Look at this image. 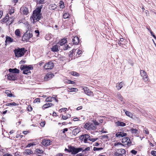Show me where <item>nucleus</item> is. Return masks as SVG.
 Returning <instances> with one entry per match:
<instances>
[{
	"label": "nucleus",
	"mask_w": 156,
	"mask_h": 156,
	"mask_svg": "<svg viewBox=\"0 0 156 156\" xmlns=\"http://www.w3.org/2000/svg\"><path fill=\"white\" fill-rule=\"evenodd\" d=\"M7 42L10 43L12 42L13 41V39L10 37L7 36L6 37V40Z\"/></svg>",
	"instance_id": "29"
},
{
	"label": "nucleus",
	"mask_w": 156,
	"mask_h": 156,
	"mask_svg": "<svg viewBox=\"0 0 156 156\" xmlns=\"http://www.w3.org/2000/svg\"><path fill=\"white\" fill-rule=\"evenodd\" d=\"M40 99L39 98H36L34 101V102H40Z\"/></svg>",
	"instance_id": "56"
},
{
	"label": "nucleus",
	"mask_w": 156,
	"mask_h": 156,
	"mask_svg": "<svg viewBox=\"0 0 156 156\" xmlns=\"http://www.w3.org/2000/svg\"><path fill=\"white\" fill-rule=\"evenodd\" d=\"M123 84V82H121L120 83L118 84H117L116 85V87L117 88V89L118 90L120 89L122 87V85Z\"/></svg>",
	"instance_id": "27"
},
{
	"label": "nucleus",
	"mask_w": 156,
	"mask_h": 156,
	"mask_svg": "<svg viewBox=\"0 0 156 156\" xmlns=\"http://www.w3.org/2000/svg\"><path fill=\"white\" fill-rule=\"evenodd\" d=\"M83 90L85 93L88 95L90 96L91 95L93 94L92 92L89 89H88V88L86 87H83Z\"/></svg>",
	"instance_id": "17"
},
{
	"label": "nucleus",
	"mask_w": 156,
	"mask_h": 156,
	"mask_svg": "<svg viewBox=\"0 0 156 156\" xmlns=\"http://www.w3.org/2000/svg\"><path fill=\"white\" fill-rule=\"evenodd\" d=\"M144 130L146 134H148L149 133V131L146 128H144Z\"/></svg>",
	"instance_id": "50"
},
{
	"label": "nucleus",
	"mask_w": 156,
	"mask_h": 156,
	"mask_svg": "<svg viewBox=\"0 0 156 156\" xmlns=\"http://www.w3.org/2000/svg\"><path fill=\"white\" fill-rule=\"evenodd\" d=\"M27 152L29 154L32 153V151L30 150H28Z\"/></svg>",
	"instance_id": "62"
},
{
	"label": "nucleus",
	"mask_w": 156,
	"mask_h": 156,
	"mask_svg": "<svg viewBox=\"0 0 156 156\" xmlns=\"http://www.w3.org/2000/svg\"><path fill=\"white\" fill-rule=\"evenodd\" d=\"M33 36L32 34L28 33L27 32L25 33L22 37V40L23 41H27L30 39Z\"/></svg>",
	"instance_id": "7"
},
{
	"label": "nucleus",
	"mask_w": 156,
	"mask_h": 156,
	"mask_svg": "<svg viewBox=\"0 0 156 156\" xmlns=\"http://www.w3.org/2000/svg\"><path fill=\"white\" fill-rule=\"evenodd\" d=\"M41 143L43 146L47 147L52 144V141L50 140L44 139L42 140Z\"/></svg>",
	"instance_id": "12"
},
{
	"label": "nucleus",
	"mask_w": 156,
	"mask_h": 156,
	"mask_svg": "<svg viewBox=\"0 0 156 156\" xmlns=\"http://www.w3.org/2000/svg\"><path fill=\"white\" fill-rule=\"evenodd\" d=\"M116 125L117 126H120L123 127L126 125L125 123L120 121H118L116 122Z\"/></svg>",
	"instance_id": "22"
},
{
	"label": "nucleus",
	"mask_w": 156,
	"mask_h": 156,
	"mask_svg": "<svg viewBox=\"0 0 156 156\" xmlns=\"http://www.w3.org/2000/svg\"><path fill=\"white\" fill-rule=\"evenodd\" d=\"M69 118V116H66V115L64 116L62 115V118L63 120H66L68 119Z\"/></svg>",
	"instance_id": "48"
},
{
	"label": "nucleus",
	"mask_w": 156,
	"mask_h": 156,
	"mask_svg": "<svg viewBox=\"0 0 156 156\" xmlns=\"http://www.w3.org/2000/svg\"><path fill=\"white\" fill-rule=\"evenodd\" d=\"M5 105L7 106H16V105H18L19 104H17L15 102H12V103H6Z\"/></svg>",
	"instance_id": "28"
},
{
	"label": "nucleus",
	"mask_w": 156,
	"mask_h": 156,
	"mask_svg": "<svg viewBox=\"0 0 156 156\" xmlns=\"http://www.w3.org/2000/svg\"><path fill=\"white\" fill-rule=\"evenodd\" d=\"M140 73L144 81L145 82L147 81L149 78L147 73L144 70H140Z\"/></svg>",
	"instance_id": "9"
},
{
	"label": "nucleus",
	"mask_w": 156,
	"mask_h": 156,
	"mask_svg": "<svg viewBox=\"0 0 156 156\" xmlns=\"http://www.w3.org/2000/svg\"><path fill=\"white\" fill-rule=\"evenodd\" d=\"M90 137V136L89 135L87 134H85L80 136V139L82 141H83L85 143H87V140H89Z\"/></svg>",
	"instance_id": "10"
},
{
	"label": "nucleus",
	"mask_w": 156,
	"mask_h": 156,
	"mask_svg": "<svg viewBox=\"0 0 156 156\" xmlns=\"http://www.w3.org/2000/svg\"><path fill=\"white\" fill-rule=\"evenodd\" d=\"M90 148L89 147H87L86 148H85V149L83 151V152L84 151H90Z\"/></svg>",
	"instance_id": "58"
},
{
	"label": "nucleus",
	"mask_w": 156,
	"mask_h": 156,
	"mask_svg": "<svg viewBox=\"0 0 156 156\" xmlns=\"http://www.w3.org/2000/svg\"><path fill=\"white\" fill-rule=\"evenodd\" d=\"M80 131V128H77L73 130L72 133L73 135L76 136Z\"/></svg>",
	"instance_id": "21"
},
{
	"label": "nucleus",
	"mask_w": 156,
	"mask_h": 156,
	"mask_svg": "<svg viewBox=\"0 0 156 156\" xmlns=\"http://www.w3.org/2000/svg\"><path fill=\"white\" fill-rule=\"evenodd\" d=\"M69 89L70 90L69 91V92H76L78 90L77 88H69Z\"/></svg>",
	"instance_id": "35"
},
{
	"label": "nucleus",
	"mask_w": 156,
	"mask_h": 156,
	"mask_svg": "<svg viewBox=\"0 0 156 156\" xmlns=\"http://www.w3.org/2000/svg\"><path fill=\"white\" fill-rule=\"evenodd\" d=\"M130 132L134 135H136L138 134V130L136 129L132 128L130 129Z\"/></svg>",
	"instance_id": "26"
},
{
	"label": "nucleus",
	"mask_w": 156,
	"mask_h": 156,
	"mask_svg": "<svg viewBox=\"0 0 156 156\" xmlns=\"http://www.w3.org/2000/svg\"><path fill=\"white\" fill-rule=\"evenodd\" d=\"M76 51V49H73L71 51L69 52V56L70 57H72L73 55V54Z\"/></svg>",
	"instance_id": "39"
},
{
	"label": "nucleus",
	"mask_w": 156,
	"mask_h": 156,
	"mask_svg": "<svg viewBox=\"0 0 156 156\" xmlns=\"http://www.w3.org/2000/svg\"><path fill=\"white\" fill-rule=\"evenodd\" d=\"M54 66L53 63L52 62H49L45 64L44 67L46 70L51 69L53 68Z\"/></svg>",
	"instance_id": "11"
},
{
	"label": "nucleus",
	"mask_w": 156,
	"mask_h": 156,
	"mask_svg": "<svg viewBox=\"0 0 156 156\" xmlns=\"http://www.w3.org/2000/svg\"><path fill=\"white\" fill-rule=\"evenodd\" d=\"M5 93L8 96L11 97L12 96V94L11 93V91L9 90H6Z\"/></svg>",
	"instance_id": "31"
},
{
	"label": "nucleus",
	"mask_w": 156,
	"mask_h": 156,
	"mask_svg": "<svg viewBox=\"0 0 156 156\" xmlns=\"http://www.w3.org/2000/svg\"><path fill=\"white\" fill-rule=\"evenodd\" d=\"M79 118L76 117L73 118V120L74 121H77L79 120Z\"/></svg>",
	"instance_id": "59"
},
{
	"label": "nucleus",
	"mask_w": 156,
	"mask_h": 156,
	"mask_svg": "<svg viewBox=\"0 0 156 156\" xmlns=\"http://www.w3.org/2000/svg\"><path fill=\"white\" fill-rule=\"evenodd\" d=\"M45 124V122L44 121L41 122L40 125L42 127L44 126Z\"/></svg>",
	"instance_id": "57"
},
{
	"label": "nucleus",
	"mask_w": 156,
	"mask_h": 156,
	"mask_svg": "<svg viewBox=\"0 0 156 156\" xmlns=\"http://www.w3.org/2000/svg\"><path fill=\"white\" fill-rule=\"evenodd\" d=\"M72 41L73 44L77 45L80 42L79 39L77 36H73L72 37Z\"/></svg>",
	"instance_id": "14"
},
{
	"label": "nucleus",
	"mask_w": 156,
	"mask_h": 156,
	"mask_svg": "<svg viewBox=\"0 0 156 156\" xmlns=\"http://www.w3.org/2000/svg\"><path fill=\"white\" fill-rule=\"evenodd\" d=\"M151 154L153 156H156V151H151Z\"/></svg>",
	"instance_id": "47"
},
{
	"label": "nucleus",
	"mask_w": 156,
	"mask_h": 156,
	"mask_svg": "<svg viewBox=\"0 0 156 156\" xmlns=\"http://www.w3.org/2000/svg\"><path fill=\"white\" fill-rule=\"evenodd\" d=\"M92 122L93 123V124L96 126H97L99 125V123L96 120H93Z\"/></svg>",
	"instance_id": "42"
},
{
	"label": "nucleus",
	"mask_w": 156,
	"mask_h": 156,
	"mask_svg": "<svg viewBox=\"0 0 156 156\" xmlns=\"http://www.w3.org/2000/svg\"><path fill=\"white\" fill-rule=\"evenodd\" d=\"M52 105H53L51 103L47 102L44 105L42 108L43 109H45V108L51 106Z\"/></svg>",
	"instance_id": "23"
},
{
	"label": "nucleus",
	"mask_w": 156,
	"mask_h": 156,
	"mask_svg": "<svg viewBox=\"0 0 156 156\" xmlns=\"http://www.w3.org/2000/svg\"><path fill=\"white\" fill-rule=\"evenodd\" d=\"M36 152H37L38 154H41L43 153V151L40 149H36Z\"/></svg>",
	"instance_id": "41"
},
{
	"label": "nucleus",
	"mask_w": 156,
	"mask_h": 156,
	"mask_svg": "<svg viewBox=\"0 0 156 156\" xmlns=\"http://www.w3.org/2000/svg\"><path fill=\"white\" fill-rule=\"evenodd\" d=\"M52 35L51 34H47L45 36V39L47 40H49L51 37Z\"/></svg>",
	"instance_id": "32"
},
{
	"label": "nucleus",
	"mask_w": 156,
	"mask_h": 156,
	"mask_svg": "<svg viewBox=\"0 0 156 156\" xmlns=\"http://www.w3.org/2000/svg\"><path fill=\"white\" fill-rule=\"evenodd\" d=\"M1 21L2 22L5 23L8 21V19L6 17L4 18L1 20Z\"/></svg>",
	"instance_id": "44"
},
{
	"label": "nucleus",
	"mask_w": 156,
	"mask_h": 156,
	"mask_svg": "<svg viewBox=\"0 0 156 156\" xmlns=\"http://www.w3.org/2000/svg\"><path fill=\"white\" fill-rule=\"evenodd\" d=\"M124 111L125 112V113L127 116L130 117H132L133 115L132 113L129 111H126L125 109L124 110Z\"/></svg>",
	"instance_id": "30"
},
{
	"label": "nucleus",
	"mask_w": 156,
	"mask_h": 156,
	"mask_svg": "<svg viewBox=\"0 0 156 156\" xmlns=\"http://www.w3.org/2000/svg\"><path fill=\"white\" fill-rule=\"evenodd\" d=\"M68 148H70V152L73 154H75L82 150V148H75L71 146H69Z\"/></svg>",
	"instance_id": "4"
},
{
	"label": "nucleus",
	"mask_w": 156,
	"mask_h": 156,
	"mask_svg": "<svg viewBox=\"0 0 156 156\" xmlns=\"http://www.w3.org/2000/svg\"><path fill=\"white\" fill-rule=\"evenodd\" d=\"M127 134L126 133H124L123 132H119L115 134V136L116 137L120 138L121 137H123L126 136Z\"/></svg>",
	"instance_id": "15"
},
{
	"label": "nucleus",
	"mask_w": 156,
	"mask_h": 156,
	"mask_svg": "<svg viewBox=\"0 0 156 156\" xmlns=\"http://www.w3.org/2000/svg\"><path fill=\"white\" fill-rule=\"evenodd\" d=\"M7 78L9 80H16L17 79L16 75L15 74L10 73L7 75Z\"/></svg>",
	"instance_id": "13"
},
{
	"label": "nucleus",
	"mask_w": 156,
	"mask_h": 156,
	"mask_svg": "<svg viewBox=\"0 0 156 156\" xmlns=\"http://www.w3.org/2000/svg\"><path fill=\"white\" fill-rule=\"evenodd\" d=\"M34 145H35V144L33 143H29L27 145V147H30L31 146H33Z\"/></svg>",
	"instance_id": "54"
},
{
	"label": "nucleus",
	"mask_w": 156,
	"mask_h": 156,
	"mask_svg": "<svg viewBox=\"0 0 156 156\" xmlns=\"http://www.w3.org/2000/svg\"><path fill=\"white\" fill-rule=\"evenodd\" d=\"M122 143H126L125 144H126L128 145H130V144L131 143L130 139L128 137L123 138L122 140Z\"/></svg>",
	"instance_id": "16"
},
{
	"label": "nucleus",
	"mask_w": 156,
	"mask_h": 156,
	"mask_svg": "<svg viewBox=\"0 0 156 156\" xmlns=\"http://www.w3.org/2000/svg\"><path fill=\"white\" fill-rule=\"evenodd\" d=\"M29 7L30 6L29 5L23 6L20 8V10L23 14L27 15L29 13Z\"/></svg>",
	"instance_id": "8"
},
{
	"label": "nucleus",
	"mask_w": 156,
	"mask_h": 156,
	"mask_svg": "<svg viewBox=\"0 0 156 156\" xmlns=\"http://www.w3.org/2000/svg\"><path fill=\"white\" fill-rule=\"evenodd\" d=\"M15 56L16 57L19 58L23 56L27 51L24 48H18L14 50Z\"/></svg>",
	"instance_id": "3"
},
{
	"label": "nucleus",
	"mask_w": 156,
	"mask_h": 156,
	"mask_svg": "<svg viewBox=\"0 0 156 156\" xmlns=\"http://www.w3.org/2000/svg\"><path fill=\"white\" fill-rule=\"evenodd\" d=\"M52 98L51 97H49L47 98L46 101H51Z\"/></svg>",
	"instance_id": "52"
},
{
	"label": "nucleus",
	"mask_w": 156,
	"mask_h": 156,
	"mask_svg": "<svg viewBox=\"0 0 156 156\" xmlns=\"http://www.w3.org/2000/svg\"><path fill=\"white\" fill-rule=\"evenodd\" d=\"M122 144L121 143L118 142L117 143H115L114 144V146H116L119 145H122Z\"/></svg>",
	"instance_id": "55"
},
{
	"label": "nucleus",
	"mask_w": 156,
	"mask_h": 156,
	"mask_svg": "<svg viewBox=\"0 0 156 156\" xmlns=\"http://www.w3.org/2000/svg\"><path fill=\"white\" fill-rule=\"evenodd\" d=\"M67 109V108H62L61 109H60V110L61 111V112H62V111H66Z\"/></svg>",
	"instance_id": "53"
},
{
	"label": "nucleus",
	"mask_w": 156,
	"mask_h": 156,
	"mask_svg": "<svg viewBox=\"0 0 156 156\" xmlns=\"http://www.w3.org/2000/svg\"><path fill=\"white\" fill-rule=\"evenodd\" d=\"M98 139V138H90V137L89 139V140L90 141H92L93 142H94L95 141L97 140Z\"/></svg>",
	"instance_id": "45"
},
{
	"label": "nucleus",
	"mask_w": 156,
	"mask_h": 156,
	"mask_svg": "<svg viewBox=\"0 0 156 156\" xmlns=\"http://www.w3.org/2000/svg\"><path fill=\"white\" fill-rule=\"evenodd\" d=\"M75 156H83V154L82 153H80L76 154Z\"/></svg>",
	"instance_id": "63"
},
{
	"label": "nucleus",
	"mask_w": 156,
	"mask_h": 156,
	"mask_svg": "<svg viewBox=\"0 0 156 156\" xmlns=\"http://www.w3.org/2000/svg\"><path fill=\"white\" fill-rule=\"evenodd\" d=\"M15 34L17 37L19 38L21 37L20 32L19 29L16 30L15 32Z\"/></svg>",
	"instance_id": "25"
},
{
	"label": "nucleus",
	"mask_w": 156,
	"mask_h": 156,
	"mask_svg": "<svg viewBox=\"0 0 156 156\" xmlns=\"http://www.w3.org/2000/svg\"><path fill=\"white\" fill-rule=\"evenodd\" d=\"M137 152L136 151L134 150H133L131 151V153L134 155L136 154Z\"/></svg>",
	"instance_id": "49"
},
{
	"label": "nucleus",
	"mask_w": 156,
	"mask_h": 156,
	"mask_svg": "<svg viewBox=\"0 0 156 156\" xmlns=\"http://www.w3.org/2000/svg\"><path fill=\"white\" fill-rule=\"evenodd\" d=\"M70 73L73 76H79V74L75 72L72 71L70 72Z\"/></svg>",
	"instance_id": "34"
},
{
	"label": "nucleus",
	"mask_w": 156,
	"mask_h": 156,
	"mask_svg": "<svg viewBox=\"0 0 156 156\" xmlns=\"http://www.w3.org/2000/svg\"><path fill=\"white\" fill-rule=\"evenodd\" d=\"M60 47L57 44L53 45L51 48V50L53 52H57L59 51Z\"/></svg>",
	"instance_id": "19"
},
{
	"label": "nucleus",
	"mask_w": 156,
	"mask_h": 156,
	"mask_svg": "<svg viewBox=\"0 0 156 156\" xmlns=\"http://www.w3.org/2000/svg\"><path fill=\"white\" fill-rule=\"evenodd\" d=\"M54 76V75L53 73H48L46 74L44 77L45 80H48L51 79Z\"/></svg>",
	"instance_id": "18"
},
{
	"label": "nucleus",
	"mask_w": 156,
	"mask_h": 156,
	"mask_svg": "<svg viewBox=\"0 0 156 156\" xmlns=\"http://www.w3.org/2000/svg\"><path fill=\"white\" fill-rule=\"evenodd\" d=\"M68 130V129L67 128H65L63 129V131H62V133H65Z\"/></svg>",
	"instance_id": "60"
},
{
	"label": "nucleus",
	"mask_w": 156,
	"mask_h": 156,
	"mask_svg": "<svg viewBox=\"0 0 156 156\" xmlns=\"http://www.w3.org/2000/svg\"><path fill=\"white\" fill-rule=\"evenodd\" d=\"M103 149L102 147H94L93 148V150L94 151H99L102 150Z\"/></svg>",
	"instance_id": "40"
},
{
	"label": "nucleus",
	"mask_w": 156,
	"mask_h": 156,
	"mask_svg": "<svg viewBox=\"0 0 156 156\" xmlns=\"http://www.w3.org/2000/svg\"><path fill=\"white\" fill-rule=\"evenodd\" d=\"M20 69L21 70H23V74L29 75L31 74L30 70L33 69V66L31 65H22L20 67Z\"/></svg>",
	"instance_id": "2"
},
{
	"label": "nucleus",
	"mask_w": 156,
	"mask_h": 156,
	"mask_svg": "<svg viewBox=\"0 0 156 156\" xmlns=\"http://www.w3.org/2000/svg\"><path fill=\"white\" fill-rule=\"evenodd\" d=\"M34 32L35 33L37 34V36L38 37L39 35V34H40L39 31L38 30H36Z\"/></svg>",
	"instance_id": "51"
},
{
	"label": "nucleus",
	"mask_w": 156,
	"mask_h": 156,
	"mask_svg": "<svg viewBox=\"0 0 156 156\" xmlns=\"http://www.w3.org/2000/svg\"><path fill=\"white\" fill-rule=\"evenodd\" d=\"M9 72L10 73H13V74H15V73H19V72H20V70L17 69L16 68H14V69H9Z\"/></svg>",
	"instance_id": "20"
},
{
	"label": "nucleus",
	"mask_w": 156,
	"mask_h": 156,
	"mask_svg": "<svg viewBox=\"0 0 156 156\" xmlns=\"http://www.w3.org/2000/svg\"><path fill=\"white\" fill-rule=\"evenodd\" d=\"M42 8L41 7H37L34 11L32 16L30 18V20L32 21V20H33L34 23V22L38 21L42 18L41 13Z\"/></svg>",
	"instance_id": "1"
},
{
	"label": "nucleus",
	"mask_w": 156,
	"mask_h": 156,
	"mask_svg": "<svg viewBox=\"0 0 156 156\" xmlns=\"http://www.w3.org/2000/svg\"><path fill=\"white\" fill-rule=\"evenodd\" d=\"M85 128L88 130H95L97 128L96 126L93 123L88 122L86 123L84 125Z\"/></svg>",
	"instance_id": "6"
},
{
	"label": "nucleus",
	"mask_w": 156,
	"mask_h": 156,
	"mask_svg": "<svg viewBox=\"0 0 156 156\" xmlns=\"http://www.w3.org/2000/svg\"><path fill=\"white\" fill-rule=\"evenodd\" d=\"M70 15L69 13H65L63 15V17L64 19H67L69 18Z\"/></svg>",
	"instance_id": "38"
},
{
	"label": "nucleus",
	"mask_w": 156,
	"mask_h": 156,
	"mask_svg": "<svg viewBox=\"0 0 156 156\" xmlns=\"http://www.w3.org/2000/svg\"><path fill=\"white\" fill-rule=\"evenodd\" d=\"M37 4H42L45 2V0H37Z\"/></svg>",
	"instance_id": "37"
},
{
	"label": "nucleus",
	"mask_w": 156,
	"mask_h": 156,
	"mask_svg": "<svg viewBox=\"0 0 156 156\" xmlns=\"http://www.w3.org/2000/svg\"><path fill=\"white\" fill-rule=\"evenodd\" d=\"M3 156H12V155L10 154H4Z\"/></svg>",
	"instance_id": "64"
},
{
	"label": "nucleus",
	"mask_w": 156,
	"mask_h": 156,
	"mask_svg": "<svg viewBox=\"0 0 156 156\" xmlns=\"http://www.w3.org/2000/svg\"><path fill=\"white\" fill-rule=\"evenodd\" d=\"M27 109L28 111L29 112H31L32 110V108L30 105H29L28 106Z\"/></svg>",
	"instance_id": "46"
},
{
	"label": "nucleus",
	"mask_w": 156,
	"mask_h": 156,
	"mask_svg": "<svg viewBox=\"0 0 156 156\" xmlns=\"http://www.w3.org/2000/svg\"><path fill=\"white\" fill-rule=\"evenodd\" d=\"M67 42L66 39L65 38L62 39L59 42V44L60 46H62Z\"/></svg>",
	"instance_id": "24"
},
{
	"label": "nucleus",
	"mask_w": 156,
	"mask_h": 156,
	"mask_svg": "<svg viewBox=\"0 0 156 156\" xmlns=\"http://www.w3.org/2000/svg\"><path fill=\"white\" fill-rule=\"evenodd\" d=\"M126 153V151L123 149L117 150L115 151L114 154L115 156H124Z\"/></svg>",
	"instance_id": "5"
},
{
	"label": "nucleus",
	"mask_w": 156,
	"mask_h": 156,
	"mask_svg": "<svg viewBox=\"0 0 156 156\" xmlns=\"http://www.w3.org/2000/svg\"><path fill=\"white\" fill-rule=\"evenodd\" d=\"M117 43L119 45L122 46V47H123L122 46V45L123 44H121L120 42V41H118V42H117Z\"/></svg>",
	"instance_id": "61"
},
{
	"label": "nucleus",
	"mask_w": 156,
	"mask_h": 156,
	"mask_svg": "<svg viewBox=\"0 0 156 156\" xmlns=\"http://www.w3.org/2000/svg\"><path fill=\"white\" fill-rule=\"evenodd\" d=\"M116 97L121 101H122L123 98L120 94H118L116 95Z\"/></svg>",
	"instance_id": "36"
},
{
	"label": "nucleus",
	"mask_w": 156,
	"mask_h": 156,
	"mask_svg": "<svg viewBox=\"0 0 156 156\" xmlns=\"http://www.w3.org/2000/svg\"><path fill=\"white\" fill-rule=\"evenodd\" d=\"M64 83H68V84H74L75 82L74 81L71 80H67L66 81H65Z\"/></svg>",
	"instance_id": "33"
},
{
	"label": "nucleus",
	"mask_w": 156,
	"mask_h": 156,
	"mask_svg": "<svg viewBox=\"0 0 156 156\" xmlns=\"http://www.w3.org/2000/svg\"><path fill=\"white\" fill-rule=\"evenodd\" d=\"M14 12V8H11L10 10L9 11V13L10 15H12Z\"/></svg>",
	"instance_id": "43"
}]
</instances>
